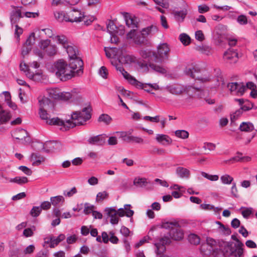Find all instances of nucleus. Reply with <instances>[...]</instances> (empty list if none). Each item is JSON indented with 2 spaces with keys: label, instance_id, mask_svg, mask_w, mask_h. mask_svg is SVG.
<instances>
[{
  "label": "nucleus",
  "instance_id": "obj_18",
  "mask_svg": "<svg viewBox=\"0 0 257 257\" xmlns=\"http://www.w3.org/2000/svg\"><path fill=\"white\" fill-rule=\"evenodd\" d=\"M22 7L19 8L18 7H15L14 10L11 14V22L12 24H17L20 21V19L23 17L22 14L21 9Z\"/></svg>",
  "mask_w": 257,
  "mask_h": 257
},
{
  "label": "nucleus",
  "instance_id": "obj_37",
  "mask_svg": "<svg viewBox=\"0 0 257 257\" xmlns=\"http://www.w3.org/2000/svg\"><path fill=\"white\" fill-rule=\"evenodd\" d=\"M10 182L16 183L20 185L26 184L28 182V179L26 177H16L13 179L10 180Z\"/></svg>",
  "mask_w": 257,
  "mask_h": 257
},
{
  "label": "nucleus",
  "instance_id": "obj_11",
  "mask_svg": "<svg viewBox=\"0 0 257 257\" xmlns=\"http://www.w3.org/2000/svg\"><path fill=\"white\" fill-rule=\"evenodd\" d=\"M160 242L156 243L155 245L156 246L157 249L156 253L158 254H161L166 250L165 245L169 244L171 243V239L168 236H164L160 239Z\"/></svg>",
  "mask_w": 257,
  "mask_h": 257
},
{
  "label": "nucleus",
  "instance_id": "obj_13",
  "mask_svg": "<svg viewBox=\"0 0 257 257\" xmlns=\"http://www.w3.org/2000/svg\"><path fill=\"white\" fill-rule=\"evenodd\" d=\"M107 138L106 135H99L90 137L87 142L92 145L103 146L105 144Z\"/></svg>",
  "mask_w": 257,
  "mask_h": 257
},
{
  "label": "nucleus",
  "instance_id": "obj_12",
  "mask_svg": "<svg viewBox=\"0 0 257 257\" xmlns=\"http://www.w3.org/2000/svg\"><path fill=\"white\" fill-rule=\"evenodd\" d=\"M224 61L229 64L235 63L238 60V53L231 49H228L223 54Z\"/></svg>",
  "mask_w": 257,
  "mask_h": 257
},
{
  "label": "nucleus",
  "instance_id": "obj_19",
  "mask_svg": "<svg viewBox=\"0 0 257 257\" xmlns=\"http://www.w3.org/2000/svg\"><path fill=\"white\" fill-rule=\"evenodd\" d=\"M53 39L56 41L57 43L61 45L65 49L69 45H71V42L64 35H57Z\"/></svg>",
  "mask_w": 257,
  "mask_h": 257
},
{
  "label": "nucleus",
  "instance_id": "obj_59",
  "mask_svg": "<svg viewBox=\"0 0 257 257\" xmlns=\"http://www.w3.org/2000/svg\"><path fill=\"white\" fill-rule=\"evenodd\" d=\"M130 207H131L130 204H125L124 205L125 215L128 217H130L132 216L134 213V212L133 210L128 208Z\"/></svg>",
  "mask_w": 257,
  "mask_h": 257
},
{
  "label": "nucleus",
  "instance_id": "obj_22",
  "mask_svg": "<svg viewBox=\"0 0 257 257\" xmlns=\"http://www.w3.org/2000/svg\"><path fill=\"white\" fill-rule=\"evenodd\" d=\"M176 173L179 177L182 179H188L190 175V171L187 168L182 167H177L176 169Z\"/></svg>",
  "mask_w": 257,
  "mask_h": 257
},
{
  "label": "nucleus",
  "instance_id": "obj_24",
  "mask_svg": "<svg viewBox=\"0 0 257 257\" xmlns=\"http://www.w3.org/2000/svg\"><path fill=\"white\" fill-rule=\"evenodd\" d=\"M158 30V29L157 26L152 25L151 26L143 29L141 32H142V35L147 37L149 35H154L157 32Z\"/></svg>",
  "mask_w": 257,
  "mask_h": 257
},
{
  "label": "nucleus",
  "instance_id": "obj_60",
  "mask_svg": "<svg viewBox=\"0 0 257 257\" xmlns=\"http://www.w3.org/2000/svg\"><path fill=\"white\" fill-rule=\"evenodd\" d=\"M237 22L240 25H245L247 23V17L243 15H240L237 18Z\"/></svg>",
  "mask_w": 257,
  "mask_h": 257
},
{
  "label": "nucleus",
  "instance_id": "obj_64",
  "mask_svg": "<svg viewBox=\"0 0 257 257\" xmlns=\"http://www.w3.org/2000/svg\"><path fill=\"white\" fill-rule=\"evenodd\" d=\"M19 169L21 170L27 175L31 176L32 174V170L26 166H21L19 167Z\"/></svg>",
  "mask_w": 257,
  "mask_h": 257
},
{
  "label": "nucleus",
  "instance_id": "obj_8",
  "mask_svg": "<svg viewBox=\"0 0 257 257\" xmlns=\"http://www.w3.org/2000/svg\"><path fill=\"white\" fill-rule=\"evenodd\" d=\"M67 16L66 22L78 23L82 22L81 19L83 18V13L80 11L74 9L67 13Z\"/></svg>",
  "mask_w": 257,
  "mask_h": 257
},
{
  "label": "nucleus",
  "instance_id": "obj_17",
  "mask_svg": "<svg viewBox=\"0 0 257 257\" xmlns=\"http://www.w3.org/2000/svg\"><path fill=\"white\" fill-rule=\"evenodd\" d=\"M187 74L190 75L192 78L201 81L202 82H206L210 80V77L202 78L199 75V71L194 68H189L186 70Z\"/></svg>",
  "mask_w": 257,
  "mask_h": 257
},
{
  "label": "nucleus",
  "instance_id": "obj_63",
  "mask_svg": "<svg viewBox=\"0 0 257 257\" xmlns=\"http://www.w3.org/2000/svg\"><path fill=\"white\" fill-rule=\"evenodd\" d=\"M198 12L200 14H203L204 13L207 12L210 10L209 7L206 5H199L198 7Z\"/></svg>",
  "mask_w": 257,
  "mask_h": 257
},
{
  "label": "nucleus",
  "instance_id": "obj_50",
  "mask_svg": "<svg viewBox=\"0 0 257 257\" xmlns=\"http://www.w3.org/2000/svg\"><path fill=\"white\" fill-rule=\"evenodd\" d=\"M42 211V208L40 206H34L30 211V214L34 217L38 216Z\"/></svg>",
  "mask_w": 257,
  "mask_h": 257
},
{
  "label": "nucleus",
  "instance_id": "obj_45",
  "mask_svg": "<svg viewBox=\"0 0 257 257\" xmlns=\"http://www.w3.org/2000/svg\"><path fill=\"white\" fill-rule=\"evenodd\" d=\"M215 244H216V241L215 240H214L212 238L208 237L206 239V242L202 243L201 247H200V250H201V251H204V250L203 248V247L207 246L209 245L211 247H212Z\"/></svg>",
  "mask_w": 257,
  "mask_h": 257
},
{
  "label": "nucleus",
  "instance_id": "obj_26",
  "mask_svg": "<svg viewBox=\"0 0 257 257\" xmlns=\"http://www.w3.org/2000/svg\"><path fill=\"white\" fill-rule=\"evenodd\" d=\"M31 160L34 161L33 163V166H38L45 161L44 157L36 153H32L31 155Z\"/></svg>",
  "mask_w": 257,
  "mask_h": 257
},
{
  "label": "nucleus",
  "instance_id": "obj_16",
  "mask_svg": "<svg viewBox=\"0 0 257 257\" xmlns=\"http://www.w3.org/2000/svg\"><path fill=\"white\" fill-rule=\"evenodd\" d=\"M237 156H234L229 160H226L224 162L226 164H231L235 162H247L251 160V158L249 156L241 157L242 153L237 152Z\"/></svg>",
  "mask_w": 257,
  "mask_h": 257
},
{
  "label": "nucleus",
  "instance_id": "obj_39",
  "mask_svg": "<svg viewBox=\"0 0 257 257\" xmlns=\"http://www.w3.org/2000/svg\"><path fill=\"white\" fill-rule=\"evenodd\" d=\"M149 66L153 70L161 74H165L167 72V70L161 66L157 65L153 63H150Z\"/></svg>",
  "mask_w": 257,
  "mask_h": 257
},
{
  "label": "nucleus",
  "instance_id": "obj_42",
  "mask_svg": "<svg viewBox=\"0 0 257 257\" xmlns=\"http://www.w3.org/2000/svg\"><path fill=\"white\" fill-rule=\"evenodd\" d=\"M47 55L51 56H54L56 54L57 48L54 45H50L44 51Z\"/></svg>",
  "mask_w": 257,
  "mask_h": 257
},
{
  "label": "nucleus",
  "instance_id": "obj_48",
  "mask_svg": "<svg viewBox=\"0 0 257 257\" xmlns=\"http://www.w3.org/2000/svg\"><path fill=\"white\" fill-rule=\"evenodd\" d=\"M201 174L203 177L211 181H216L219 179V176L217 175H210L204 172H201Z\"/></svg>",
  "mask_w": 257,
  "mask_h": 257
},
{
  "label": "nucleus",
  "instance_id": "obj_46",
  "mask_svg": "<svg viewBox=\"0 0 257 257\" xmlns=\"http://www.w3.org/2000/svg\"><path fill=\"white\" fill-rule=\"evenodd\" d=\"M108 196V193L105 191L99 192L96 195V201L98 202H101L103 200L107 199Z\"/></svg>",
  "mask_w": 257,
  "mask_h": 257
},
{
  "label": "nucleus",
  "instance_id": "obj_32",
  "mask_svg": "<svg viewBox=\"0 0 257 257\" xmlns=\"http://www.w3.org/2000/svg\"><path fill=\"white\" fill-rule=\"evenodd\" d=\"M117 27L114 24L113 21L109 20L107 23V30L110 35L116 34Z\"/></svg>",
  "mask_w": 257,
  "mask_h": 257
},
{
  "label": "nucleus",
  "instance_id": "obj_58",
  "mask_svg": "<svg viewBox=\"0 0 257 257\" xmlns=\"http://www.w3.org/2000/svg\"><path fill=\"white\" fill-rule=\"evenodd\" d=\"M94 208V206L92 205H89V204L87 203H85L84 204V209L83 210V212L85 214H89L90 213H92V211H93V209Z\"/></svg>",
  "mask_w": 257,
  "mask_h": 257
},
{
  "label": "nucleus",
  "instance_id": "obj_7",
  "mask_svg": "<svg viewBox=\"0 0 257 257\" xmlns=\"http://www.w3.org/2000/svg\"><path fill=\"white\" fill-rule=\"evenodd\" d=\"M192 88L195 90L200 91L202 90V86H189L188 87H184L180 85H171L167 86L166 89L170 93L174 95H180L187 91V89Z\"/></svg>",
  "mask_w": 257,
  "mask_h": 257
},
{
  "label": "nucleus",
  "instance_id": "obj_4",
  "mask_svg": "<svg viewBox=\"0 0 257 257\" xmlns=\"http://www.w3.org/2000/svg\"><path fill=\"white\" fill-rule=\"evenodd\" d=\"M243 246L232 241L227 242L223 247V254L225 257H243Z\"/></svg>",
  "mask_w": 257,
  "mask_h": 257
},
{
  "label": "nucleus",
  "instance_id": "obj_9",
  "mask_svg": "<svg viewBox=\"0 0 257 257\" xmlns=\"http://www.w3.org/2000/svg\"><path fill=\"white\" fill-rule=\"evenodd\" d=\"M227 87L231 92H234L237 95H242L246 90V87L243 83H229L227 84Z\"/></svg>",
  "mask_w": 257,
  "mask_h": 257
},
{
  "label": "nucleus",
  "instance_id": "obj_15",
  "mask_svg": "<svg viewBox=\"0 0 257 257\" xmlns=\"http://www.w3.org/2000/svg\"><path fill=\"white\" fill-rule=\"evenodd\" d=\"M65 238V235L64 234H60L57 238L51 236L45 239V243H50V247L54 248Z\"/></svg>",
  "mask_w": 257,
  "mask_h": 257
},
{
  "label": "nucleus",
  "instance_id": "obj_21",
  "mask_svg": "<svg viewBox=\"0 0 257 257\" xmlns=\"http://www.w3.org/2000/svg\"><path fill=\"white\" fill-rule=\"evenodd\" d=\"M105 211H107L108 216L110 217V223L112 224H117L119 218L117 216V211L112 208H107L105 209Z\"/></svg>",
  "mask_w": 257,
  "mask_h": 257
},
{
  "label": "nucleus",
  "instance_id": "obj_44",
  "mask_svg": "<svg viewBox=\"0 0 257 257\" xmlns=\"http://www.w3.org/2000/svg\"><path fill=\"white\" fill-rule=\"evenodd\" d=\"M220 180L224 184H230L233 181V178L228 174H225L220 177Z\"/></svg>",
  "mask_w": 257,
  "mask_h": 257
},
{
  "label": "nucleus",
  "instance_id": "obj_51",
  "mask_svg": "<svg viewBox=\"0 0 257 257\" xmlns=\"http://www.w3.org/2000/svg\"><path fill=\"white\" fill-rule=\"evenodd\" d=\"M35 43V34L34 33H32L29 37L27 38L25 44L28 46H32Z\"/></svg>",
  "mask_w": 257,
  "mask_h": 257
},
{
  "label": "nucleus",
  "instance_id": "obj_31",
  "mask_svg": "<svg viewBox=\"0 0 257 257\" xmlns=\"http://www.w3.org/2000/svg\"><path fill=\"white\" fill-rule=\"evenodd\" d=\"M178 226L179 223L177 221L165 222H163L162 224V228L170 229V231H173L175 227Z\"/></svg>",
  "mask_w": 257,
  "mask_h": 257
},
{
  "label": "nucleus",
  "instance_id": "obj_14",
  "mask_svg": "<svg viewBox=\"0 0 257 257\" xmlns=\"http://www.w3.org/2000/svg\"><path fill=\"white\" fill-rule=\"evenodd\" d=\"M77 93L76 92V89H74L71 91L69 92H62L59 93L57 94H54V96L52 97L55 99H59L62 100H68L70 98H77Z\"/></svg>",
  "mask_w": 257,
  "mask_h": 257
},
{
  "label": "nucleus",
  "instance_id": "obj_35",
  "mask_svg": "<svg viewBox=\"0 0 257 257\" xmlns=\"http://www.w3.org/2000/svg\"><path fill=\"white\" fill-rule=\"evenodd\" d=\"M150 182H147L145 178H135L134 181V184L138 187H143L147 185Z\"/></svg>",
  "mask_w": 257,
  "mask_h": 257
},
{
  "label": "nucleus",
  "instance_id": "obj_41",
  "mask_svg": "<svg viewBox=\"0 0 257 257\" xmlns=\"http://www.w3.org/2000/svg\"><path fill=\"white\" fill-rule=\"evenodd\" d=\"M180 40L185 46L189 45L191 42L190 37L186 34L183 33L179 36Z\"/></svg>",
  "mask_w": 257,
  "mask_h": 257
},
{
  "label": "nucleus",
  "instance_id": "obj_5",
  "mask_svg": "<svg viewBox=\"0 0 257 257\" xmlns=\"http://www.w3.org/2000/svg\"><path fill=\"white\" fill-rule=\"evenodd\" d=\"M65 50L67 52L70 59L72 61L71 62H74V64H76V65L78 67L77 72L81 71L83 63L80 58L78 56L79 51L77 46L71 43V45H69V46L66 47Z\"/></svg>",
  "mask_w": 257,
  "mask_h": 257
},
{
  "label": "nucleus",
  "instance_id": "obj_56",
  "mask_svg": "<svg viewBox=\"0 0 257 257\" xmlns=\"http://www.w3.org/2000/svg\"><path fill=\"white\" fill-rule=\"evenodd\" d=\"M158 5L161 6L163 8L167 9L169 7V4L167 0H153Z\"/></svg>",
  "mask_w": 257,
  "mask_h": 257
},
{
  "label": "nucleus",
  "instance_id": "obj_54",
  "mask_svg": "<svg viewBox=\"0 0 257 257\" xmlns=\"http://www.w3.org/2000/svg\"><path fill=\"white\" fill-rule=\"evenodd\" d=\"M51 41L49 39L42 40L40 42V48L45 51V50L50 45Z\"/></svg>",
  "mask_w": 257,
  "mask_h": 257
},
{
  "label": "nucleus",
  "instance_id": "obj_3",
  "mask_svg": "<svg viewBox=\"0 0 257 257\" xmlns=\"http://www.w3.org/2000/svg\"><path fill=\"white\" fill-rule=\"evenodd\" d=\"M40 103V110L39 115L40 117L44 120H46V122L50 125H57L61 126L63 127L64 125V121L60 119L58 117H54L52 119L49 118V115L47 112L46 109H47L49 105H52L53 104L50 99L47 97L43 98L41 100H39Z\"/></svg>",
  "mask_w": 257,
  "mask_h": 257
},
{
  "label": "nucleus",
  "instance_id": "obj_34",
  "mask_svg": "<svg viewBox=\"0 0 257 257\" xmlns=\"http://www.w3.org/2000/svg\"><path fill=\"white\" fill-rule=\"evenodd\" d=\"M146 37L145 36L142 35V32L137 33L135 38L134 42L137 45H142L145 43L146 41Z\"/></svg>",
  "mask_w": 257,
  "mask_h": 257
},
{
  "label": "nucleus",
  "instance_id": "obj_52",
  "mask_svg": "<svg viewBox=\"0 0 257 257\" xmlns=\"http://www.w3.org/2000/svg\"><path fill=\"white\" fill-rule=\"evenodd\" d=\"M81 20H82V22H84V23L86 26H88L95 20V18L93 16H84L83 13V18H82Z\"/></svg>",
  "mask_w": 257,
  "mask_h": 257
},
{
  "label": "nucleus",
  "instance_id": "obj_49",
  "mask_svg": "<svg viewBox=\"0 0 257 257\" xmlns=\"http://www.w3.org/2000/svg\"><path fill=\"white\" fill-rule=\"evenodd\" d=\"M98 120L99 122H103L108 124L110 122L111 118L106 114H102L99 116Z\"/></svg>",
  "mask_w": 257,
  "mask_h": 257
},
{
  "label": "nucleus",
  "instance_id": "obj_27",
  "mask_svg": "<svg viewBox=\"0 0 257 257\" xmlns=\"http://www.w3.org/2000/svg\"><path fill=\"white\" fill-rule=\"evenodd\" d=\"M28 136L27 132L24 129H18L14 133V137L19 140H22Z\"/></svg>",
  "mask_w": 257,
  "mask_h": 257
},
{
  "label": "nucleus",
  "instance_id": "obj_43",
  "mask_svg": "<svg viewBox=\"0 0 257 257\" xmlns=\"http://www.w3.org/2000/svg\"><path fill=\"white\" fill-rule=\"evenodd\" d=\"M175 134L177 137L182 139H187L189 137V133L185 130H177Z\"/></svg>",
  "mask_w": 257,
  "mask_h": 257
},
{
  "label": "nucleus",
  "instance_id": "obj_61",
  "mask_svg": "<svg viewBox=\"0 0 257 257\" xmlns=\"http://www.w3.org/2000/svg\"><path fill=\"white\" fill-rule=\"evenodd\" d=\"M252 211L251 208H246L241 212V214L245 218H248V217L252 214Z\"/></svg>",
  "mask_w": 257,
  "mask_h": 257
},
{
  "label": "nucleus",
  "instance_id": "obj_30",
  "mask_svg": "<svg viewBox=\"0 0 257 257\" xmlns=\"http://www.w3.org/2000/svg\"><path fill=\"white\" fill-rule=\"evenodd\" d=\"M107 48H104V51L105 52V55L107 57L110 58L112 56V54L113 55V56L115 57H120V55L121 54V52H119L120 51V49H117L116 48H110V50H111V52H109L107 50Z\"/></svg>",
  "mask_w": 257,
  "mask_h": 257
},
{
  "label": "nucleus",
  "instance_id": "obj_47",
  "mask_svg": "<svg viewBox=\"0 0 257 257\" xmlns=\"http://www.w3.org/2000/svg\"><path fill=\"white\" fill-rule=\"evenodd\" d=\"M127 139L128 140H130V143L134 142L140 144H143L145 143L144 140L143 138L139 137L131 136V137H128Z\"/></svg>",
  "mask_w": 257,
  "mask_h": 257
},
{
  "label": "nucleus",
  "instance_id": "obj_36",
  "mask_svg": "<svg viewBox=\"0 0 257 257\" xmlns=\"http://www.w3.org/2000/svg\"><path fill=\"white\" fill-rule=\"evenodd\" d=\"M64 198L63 196L59 195L50 198V201L52 205L56 206L60 203H63L64 202Z\"/></svg>",
  "mask_w": 257,
  "mask_h": 257
},
{
  "label": "nucleus",
  "instance_id": "obj_25",
  "mask_svg": "<svg viewBox=\"0 0 257 257\" xmlns=\"http://www.w3.org/2000/svg\"><path fill=\"white\" fill-rule=\"evenodd\" d=\"M172 14L177 21L183 22L187 14V10L184 9L180 11H173Z\"/></svg>",
  "mask_w": 257,
  "mask_h": 257
},
{
  "label": "nucleus",
  "instance_id": "obj_2",
  "mask_svg": "<svg viewBox=\"0 0 257 257\" xmlns=\"http://www.w3.org/2000/svg\"><path fill=\"white\" fill-rule=\"evenodd\" d=\"M91 107L89 106L83 108L81 111H76L73 112L71 114L72 120H68L65 122H64L63 127H61V130L63 131H66L76 125H83L87 120L91 118Z\"/></svg>",
  "mask_w": 257,
  "mask_h": 257
},
{
  "label": "nucleus",
  "instance_id": "obj_20",
  "mask_svg": "<svg viewBox=\"0 0 257 257\" xmlns=\"http://www.w3.org/2000/svg\"><path fill=\"white\" fill-rule=\"evenodd\" d=\"M169 235L171 237L175 240H181L183 238L184 233L181 229L180 225L176 227L173 231L169 232Z\"/></svg>",
  "mask_w": 257,
  "mask_h": 257
},
{
  "label": "nucleus",
  "instance_id": "obj_57",
  "mask_svg": "<svg viewBox=\"0 0 257 257\" xmlns=\"http://www.w3.org/2000/svg\"><path fill=\"white\" fill-rule=\"evenodd\" d=\"M33 230H35V227L34 226H33L32 228H27L24 229L23 231L24 235L27 237L32 236L34 234Z\"/></svg>",
  "mask_w": 257,
  "mask_h": 257
},
{
  "label": "nucleus",
  "instance_id": "obj_10",
  "mask_svg": "<svg viewBox=\"0 0 257 257\" xmlns=\"http://www.w3.org/2000/svg\"><path fill=\"white\" fill-rule=\"evenodd\" d=\"M126 26L132 29H138L139 27V19L134 16H132L127 13L123 14Z\"/></svg>",
  "mask_w": 257,
  "mask_h": 257
},
{
  "label": "nucleus",
  "instance_id": "obj_38",
  "mask_svg": "<svg viewBox=\"0 0 257 257\" xmlns=\"http://www.w3.org/2000/svg\"><path fill=\"white\" fill-rule=\"evenodd\" d=\"M189 242L194 245H197L200 242V237L195 234H191L188 236V238Z\"/></svg>",
  "mask_w": 257,
  "mask_h": 257
},
{
  "label": "nucleus",
  "instance_id": "obj_29",
  "mask_svg": "<svg viewBox=\"0 0 257 257\" xmlns=\"http://www.w3.org/2000/svg\"><path fill=\"white\" fill-rule=\"evenodd\" d=\"M156 140L160 143H162L163 145H165V144L164 142H166V144H171L172 143V140L170 137L167 135H163V134H158L157 135Z\"/></svg>",
  "mask_w": 257,
  "mask_h": 257
},
{
  "label": "nucleus",
  "instance_id": "obj_53",
  "mask_svg": "<svg viewBox=\"0 0 257 257\" xmlns=\"http://www.w3.org/2000/svg\"><path fill=\"white\" fill-rule=\"evenodd\" d=\"M242 113L241 109H239L236 110L233 113L230 115V120L231 122H234Z\"/></svg>",
  "mask_w": 257,
  "mask_h": 257
},
{
  "label": "nucleus",
  "instance_id": "obj_6",
  "mask_svg": "<svg viewBox=\"0 0 257 257\" xmlns=\"http://www.w3.org/2000/svg\"><path fill=\"white\" fill-rule=\"evenodd\" d=\"M170 51V48L167 43L159 44L157 47V52H155V62L161 63L165 60H167Z\"/></svg>",
  "mask_w": 257,
  "mask_h": 257
},
{
  "label": "nucleus",
  "instance_id": "obj_1",
  "mask_svg": "<svg viewBox=\"0 0 257 257\" xmlns=\"http://www.w3.org/2000/svg\"><path fill=\"white\" fill-rule=\"evenodd\" d=\"M53 66L56 76L63 81L71 79L75 76V73H78L80 71H75V69H78V67L76 64H74V62H71L68 64L63 59H59L55 62ZM81 71L82 72V70Z\"/></svg>",
  "mask_w": 257,
  "mask_h": 257
},
{
  "label": "nucleus",
  "instance_id": "obj_40",
  "mask_svg": "<svg viewBox=\"0 0 257 257\" xmlns=\"http://www.w3.org/2000/svg\"><path fill=\"white\" fill-rule=\"evenodd\" d=\"M54 16L59 21H65L66 22V19H67V13L63 11L54 13Z\"/></svg>",
  "mask_w": 257,
  "mask_h": 257
},
{
  "label": "nucleus",
  "instance_id": "obj_55",
  "mask_svg": "<svg viewBox=\"0 0 257 257\" xmlns=\"http://www.w3.org/2000/svg\"><path fill=\"white\" fill-rule=\"evenodd\" d=\"M131 84L136 86L138 88H140L141 89L143 88L145 84H143L142 83L138 81L134 77L131 78V80L129 82Z\"/></svg>",
  "mask_w": 257,
  "mask_h": 257
},
{
  "label": "nucleus",
  "instance_id": "obj_62",
  "mask_svg": "<svg viewBox=\"0 0 257 257\" xmlns=\"http://www.w3.org/2000/svg\"><path fill=\"white\" fill-rule=\"evenodd\" d=\"M99 75L103 78H107L108 75V71L105 66H102L99 71Z\"/></svg>",
  "mask_w": 257,
  "mask_h": 257
},
{
  "label": "nucleus",
  "instance_id": "obj_23",
  "mask_svg": "<svg viewBox=\"0 0 257 257\" xmlns=\"http://www.w3.org/2000/svg\"><path fill=\"white\" fill-rule=\"evenodd\" d=\"M140 54L144 59H148L155 61V52L150 49L142 50L140 51Z\"/></svg>",
  "mask_w": 257,
  "mask_h": 257
},
{
  "label": "nucleus",
  "instance_id": "obj_28",
  "mask_svg": "<svg viewBox=\"0 0 257 257\" xmlns=\"http://www.w3.org/2000/svg\"><path fill=\"white\" fill-rule=\"evenodd\" d=\"M239 129L241 132H250L254 130V126L250 122H243L240 124Z\"/></svg>",
  "mask_w": 257,
  "mask_h": 257
},
{
  "label": "nucleus",
  "instance_id": "obj_33",
  "mask_svg": "<svg viewBox=\"0 0 257 257\" xmlns=\"http://www.w3.org/2000/svg\"><path fill=\"white\" fill-rule=\"evenodd\" d=\"M10 119V113L2 109L0 110V124L6 123Z\"/></svg>",
  "mask_w": 257,
  "mask_h": 257
}]
</instances>
